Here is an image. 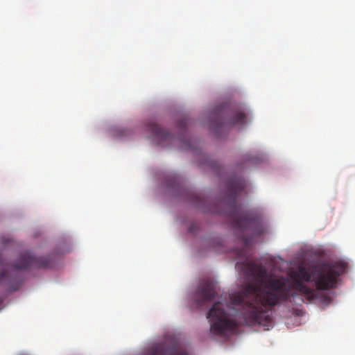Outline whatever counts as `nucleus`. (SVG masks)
<instances>
[{"label": "nucleus", "mask_w": 355, "mask_h": 355, "mask_svg": "<svg viewBox=\"0 0 355 355\" xmlns=\"http://www.w3.org/2000/svg\"><path fill=\"white\" fill-rule=\"evenodd\" d=\"M249 267L259 284H248L230 296L232 305L241 306L236 317L242 320L243 324H259L269 329L271 323L269 309L280 301L300 304L304 299L308 301L320 299L324 303L331 302L327 291L333 287V267L330 265L300 267L297 272L299 279H295L293 284L284 279H266V270L261 265L251 264Z\"/></svg>", "instance_id": "obj_1"}, {"label": "nucleus", "mask_w": 355, "mask_h": 355, "mask_svg": "<svg viewBox=\"0 0 355 355\" xmlns=\"http://www.w3.org/2000/svg\"><path fill=\"white\" fill-rule=\"evenodd\" d=\"M247 181L237 175L230 177L226 182L225 200L229 207L230 216L232 226L236 232L238 239L245 247H248L253 237L261 236L266 231L259 214L254 212H244L237 199L243 193H246Z\"/></svg>", "instance_id": "obj_2"}, {"label": "nucleus", "mask_w": 355, "mask_h": 355, "mask_svg": "<svg viewBox=\"0 0 355 355\" xmlns=\"http://www.w3.org/2000/svg\"><path fill=\"white\" fill-rule=\"evenodd\" d=\"M12 266L13 270L11 271L6 269L0 271V284L5 285L10 292L17 291L21 284V279L17 275L16 270L52 268L53 261L51 255L35 257L26 252L19 256Z\"/></svg>", "instance_id": "obj_3"}, {"label": "nucleus", "mask_w": 355, "mask_h": 355, "mask_svg": "<svg viewBox=\"0 0 355 355\" xmlns=\"http://www.w3.org/2000/svg\"><path fill=\"white\" fill-rule=\"evenodd\" d=\"M210 322V332L214 335L223 336L236 330L239 324L225 310L220 302H215L207 313Z\"/></svg>", "instance_id": "obj_4"}, {"label": "nucleus", "mask_w": 355, "mask_h": 355, "mask_svg": "<svg viewBox=\"0 0 355 355\" xmlns=\"http://www.w3.org/2000/svg\"><path fill=\"white\" fill-rule=\"evenodd\" d=\"M223 106L216 109V112L219 114L211 123L212 128L216 131L220 128L233 125L243 126L247 123V115L243 112H236L230 119L226 121L223 115Z\"/></svg>", "instance_id": "obj_5"}, {"label": "nucleus", "mask_w": 355, "mask_h": 355, "mask_svg": "<svg viewBox=\"0 0 355 355\" xmlns=\"http://www.w3.org/2000/svg\"><path fill=\"white\" fill-rule=\"evenodd\" d=\"M216 284L209 279H206L200 282L195 292L194 301L197 306H202L205 303L214 300L216 297Z\"/></svg>", "instance_id": "obj_6"}, {"label": "nucleus", "mask_w": 355, "mask_h": 355, "mask_svg": "<svg viewBox=\"0 0 355 355\" xmlns=\"http://www.w3.org/2000/svg\"><path fill=\"white\" fill-rule=\"evenodd\" d=\"M145 355H190L175 341L167 343L166 341L153 345L145 352Z\"/></svg>", "instance_id": "obj_7"}, {"label": "nucleus", "mask_w": 355, "mask_h": 355, "mask_svg": "<svg viewBox=\"0 0 355 355\" xmlns=\"http://www.w3.org/2000/svg\"><path fill=\"white\" fill-rule=\"evenodd\" d=\"M146 127L147 130L151 134L153 139H155L159 145L163 147L173 145L178 140L176 137L165 131L154 121H149Z\"/></svg>", "instance_id": "obj_8"}, {"label": "nucleus", "mask_w": 355, "mask_h": 355, "mask_svg": "<svg viewBox=\"0 0 355 355\" xmlns=\"http://www.w3.org/2000/svg\"><path fill=\"white\" fill-rule=\"evenodd\" d=\"M182 178L177 175H169L166 178V184L168 188L178 190L182 185Z\"/></svg>", "instance_id": "obj_9"}, {"label": "nucleus", "mask_w": 355, "mask_h": 355, "mask_svg": "<svg viewBox=\"0 0 355 355\" xmlns=\"http://www.w3.org/2000/svg\"><path fill=\"white\" fill-rule=\"evenodd\" d=\"M191 200L194 203L195 206L197 207H200L202 202L201 197L195 193H192L191 195Z\"/></svg>", "instance_id": "obj_10"}, {"label": "nucleus", "mask_w": 355, "mask_h": 355, "mask_svg": "<svg viewBox=\"0 0 355 355\" xmlns=\"http://www.w3.org/2000/svg\"><path fill=\"white\" fill-rule=\"evenodd\" d=\"M187 125V121L185 119L182 120L179 122L178 125L181 129H183Z\"/></svg>", "instance_id": "obj_11"}, {"label": "nucleus", "mask_w": 355, "mask_h": 355, "mask_svg": "<svg viewBox=\"0 0 355 355\" xmlns=\"http://www.w3.org/2000/svg\"><path fill=\"white\" fill-rule=\"evenodd\" d=\"M1 302H2V300L0 299V304H1Z\"/></svg>", "instance_id": "obj_12"}]
</instances>
